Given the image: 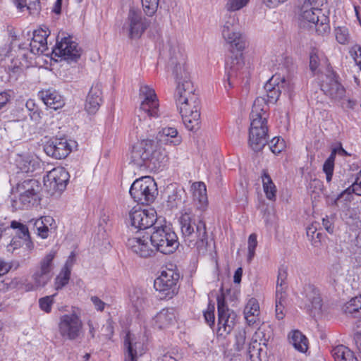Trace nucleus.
<instances>
[{
    "instance_id": "f257e3e1",
    "label": "nucleus",
    "mask_w": 361,
    "mask_h": 361,
    "mask_svg": "<svg viewBox=\"0 0 361 361\" xmlns=\"http://www.w3.org/2000/svg\"><path fill=\"white\" fill-rule=\"evenodd\" d=\"M140 106L136 111L133 125L141 136L149 133L157 124L155 119L161 116L159 100L154 90L147 85H141L139 90Z\"/></svg>"
},
{
    "instance_id": "f03ea898",
    "label": "nucleus",
    "mask_w": 361,
    "mask_h": 361,
    "mask_svg": "<svg viewBox=\"0 0 361 361\" xmlns=\"http://www.w3.org/2000/svg\"><path fill=\"white\" fill-rule=\"evenodd\" d=\"M130 162L139 169L159 170L168 161V156L164 148L152 140H142L133 146Z\"/></svg>"
},
{
    "instance_id": "7ed1b4c3",
    "label": "nucleus",
    "mask_w": 361,
    "mask_h": 361,
    "mask_svg": "<svg viewBox=\"0 0 361 361\" xmlns=\"http://www.w3.org/2000/svg\"><path fill=\"white\" fill-rule=\"evenodd\" d=\"M268 106L263 98H257L250 113V128L248 143L255 151L262 150L268 142L267 113Z\"/></svg>"
},
{
    "instance_id": "20e7f679",
    "label": "nucleus",
    "mask_w": 361,
    "mask_h": 361,
    "mask_svg": "<svg viewBox=\"0 0 361 361\" xmlns=\"http://www.w3.org/2000/svg\"><path fill=\"white\" fill-rule=\"evenodd\" d=\"M180 230L185 242L189 247L197 250L205 249L207 245V233L205 223L200 216L190 209H185L180 217Z\"/></svg>"
},
{
    "instance_id": "39448f33",
    "label": "nucleus",
    "mask_w": 361,
    "mask_h": 361,
    "mask_svg": "<svg viewBox=\"0 0 361 361\" xmlns=\"http://www.w3.org/2000/svg\"><path fill=\"white\" fill-rule=\"evenodd\" d=\"M149 240L154 250L165 255L174 252L179 246L177 235L166 225L155 226Z\"/></svg>"
},
{
    "instance_id": "423d86ee",
    "label": "nucleus",
    "mask_w": 361,
    "mask_h": 361,
    "mask_svg": "<svg viewBox=\"0 0 361 361\" xmlns=\"http://www.w3.org/2000/svg\"><path fill=\"white\" fill-rule=\"evenodd\" d=\"M19 197L13 200L15 209H29L39 200L41 185L36 179H26L17 185Z\"/></svg>"
},
{
    "instance_id": "0eeeda50",
    "label": "nucleus",
    "mask_w": 361,
    "mask_h": 361,
    "mask_svg": "<svg viewBox=\"0 0 361 361\" xmlns=\"http://www.w3.org/2000/svg\"><path fill=\"white\" fill-rule=\"evenodd\" d=\"M178 82L176 88V102H191L193 107L197 108L198 94L195 93V89L190 80L189 73L183 65L177 64L174 69Z\"/></svg>"
},
{
    "instance_id": "6e6552de",
    "label": "nucleus",
    "mask_w": 361,
    "mask_h": 361,
    "mask_svg": "<svg viewBox=\"0 0 361 361\" xmlns=\"http://www.w3.org/2000/svg\"><path fill=\"white\" fill-rule=\"evenodd\" d=\"M135 202L141 204H149L157 194V184L150 176H143L135 180L129 191Z\"/></svg>"
},
{
    "instance_id": "1a4fd4ad",
    "label": "nucleus",
    "mask_w": 361,
    "mask_h": 361,
    "mask_svg": "<svg viewBox=\"0 0 361 361\" xmlns=\"http://www.w3.org/2000/svg\"><path fill=\"white\" fill-rule=\"evenodd\" d=\"M179 273L173 269H166L161 272V275L154 280V287L159 293L160 299H170L178 293V281Z\"/></svg>"
},
{
    "instance_id": "9d476101",
    "label": "nucleus",
    "mask_w": 361,
    "mask_h": 361,
    "mask_svg": "<svg viewBox=\"0 0 361 361\" xmlns=\"http://www.w3.org/2000/svg\"><path fill=\"white\" fill-rule=\"evenodd\" d=\"M83 324L80 317L73 312L59 317L58 331L63 339L74 341L78 339L82 332Z\"/></svg>"
},
{
    "instance_id": "9b49d317",
    "label": "nucleus",
    "mask_w": 361,
    "mask_h": 361,
    "mask_svg": "<svg viewBox=\"0 0 361 361\" xmlns=\"http://www.w3.org/2000/svg\"><path fill=\"white\" fill-rule=\"evenodd\" d=\"M279 79V77L273 76L264 87L269 103H276L282 92L287 94L290 99L294 96L295 83L293 79L283 77L280 82H277Z\"/></svg>"
},
{
    "instance_id": "f8f14e48",
    "label": "nucleus",
    "mask_w": 361,
    "mask_h": 361,
    "mask_svg": "<svg viewBox=\"0 0 361 361\" xmlns=\"http://www.w3.org/2000/svg\"><path fill=\"white\" fill-rule=\"evenodd\" d=\"M218 329L219 336H225L230 334L235 325L237 314L229 309L226 304L224 295L217 296Z\"/></svg>"
},
{
    "instance_id": "ddd939ff",
    "label": "nucleus",
    "mask_w": 361,
    "mask_h": 361,
    "mask_svg": "<svg viewBox=\"0 0 361 361\" xmlns=\"http://www.w3.org/2000/svg\"><path fill=\"white\" fill-rule=\"evenodd\" d=\"M148 27L146 18H143L141 12L134 8L129 10L128 16L123 25L122 30L131 39H139Z\"/></svg>"
},
{
    "instance_id": "4468645a",
    "label": "nucleus",
    "mask_w": 361,
    "mask_h": 361,
    "mask_svg": "<svg viewBox=\"0 0 361 361\" xmlns=\"http://www.w3.org/2000/svg\"><path fill=\"white\" fill-rule=\"evenodd\" d=\"M158 219L154 209H141L133 208L129 212V221L132 228L137 230H146L158 226Z\"/></svg>"
},
{
    "instance_id": "2eb2a0df",
    "label": "nucleus",
    "mask_w": 361,
    "mask_h": 361,
    "mask_svg": "<svg viewBox=\"0 0 361 361\" xmlns=\"http://www.w3.org/2000/svg\"><path fill=\"white\" fill-rule=\"evenodd\" d=\"M55 56L61 57V59L68 63L77 62L81 56V49L78 44L71 40V37H64L57 42L52 51Z\"/></svg>"
},
{
    "instance_id": "dca6fc26",
    "label": "nucleus",
    "mask_w": 361,
    "mask_h": 361,
    "mask_svg": "<svg viewBox=\"0 0 361 361\" xmlns=\"http://www.w3.org/2000/svg\"><path fill=\"white\" fill-rule=\"evenodd\" d=\"M183 122L190 131H196L200 127V101L197 99V108L191 102H176Z\"/></svg>"
},
{
    "instance_id": "f3484780",
    "label": "nucleus",
    "mask_w": 361,
    "mask_h": 361,
    "mask_svg": "<svg viewBox=\"0 0 361 361\" xmlns=\"http://www.w3.org/2000/svg\"><path fill=\"white\" fill-rule=\"evenodd\" d=\"M55 256L56 252L51 250L41 260L39 269L32 276L35 288L44 286L51 280L54 268L53 260Z\"/></svg>"
},
{
    "instance_id": "a211bd4d",
    "label": "nucleus",
    "mask_w": 361,
    "mask_h": 361,
    "mask_svg": "<svg viewBox=\"0 0 361 361\" xmlns=\"http://www.w3.org/2000/svg\"><path fill=\"white\" fill-rule=\"evenodd\" d=\"M302 18L315 25L316 32L324 35L330 32L329 19L319 8H301Z\"/></svg>"
},
{
    "instance_id": "6ab92c4d",
    "label": "nucleus",
    "mask_w": 361,
    "mask_h": 361,
    "mask_svg": "<svg viewBox=\"0 0 361 361\" xmlns=\"http://www.w3.org/2000/svg\"><path fill=\"white\" fill-rule=\"evenodd\" d=\"M125 361H137L145 353L146 348L140 338L128 332L124 340Z\"/></svg>"
},
{
    "instance_id": "aec40b11",
    "label": "nucleus",
    "mask_w": 361,
    "mask_h": 361,
    "mask_svg": "<svg viewBox=\"0 0 361 361\" xmlns=\"http://www.w3.org/2000/svg\"><path fill=\"white\" fill-rule=\"evenodd\" d=\"M44 150L48 156L61 159L70 154L71 146L66 138L54 137L45 144Z\"/></svg>"
},
{
    "instance_id": "412c9836",
    "label": "nucleus",
    "mask_w": 361,
    "mask_h": 361,
    "mask_svg": "<svg viewBox=\"0 0 361 361\" xmlns=\"http://www.w3.org/2000/svg\"><path fill=\"white\" fill-rule=\"evenodd\" d=\"M69 174L63 168H54L44 178V185L56 191L65 190Z\"/></svg>"
},
{
    "instance_id": "4be33fe9",
    "label": "nucleus",
    "mask_w": 361,
    "mask_h": 361,
    "mask_svg": "<svg viewBox=\"0 0 361 361\" xmlns=\"http://www.w3.org/2000/svg\"><path fill=\"white\" fill-rule=\"evenodd\" d=\"M148 236L140 235L128 239L126 245L133 253L143 258L152 257L154 254V247L149 245Z\"/></svg>"
},
{
    "instance_id": "5701e85b",
    "label": "nucleus",
    "mask_w": 361,
    "mask_h": 361,
    "mask_svg": "<svg viewBox=\"0 0 361 361\" xmlns=\"http://www.w3.org/2000/svg\"><path fill=\"white\" fill-rule=\"evenodd\" d=\"M49 35L50 31L46 26L35 30L30 44V51L34 54H44L48 49L47 37Z\"/></svg>"
},
{
    "instance_id": "b1692460",
    "label": "nucleus",
    "mask_w": 361,
    "mask_h": 361,
    "mask_svg": "<svg viewBox=\"0 0 361 361\" xmlns=\"http://www.w3.org/2000/svg\"><path fill=\"white\" fill-rule=\"evenodd\" d=\"M304 293L307 299L306 307L313 315L321 313L322 300L319 290L312 285H307L304 288Z\"/></svg>"
},
{
    "instance_id": "393cba45",
    "label": "nucleus",
    "mask_w": 361,
    "mask_h": 361,
    "mask_svg": "<svg viewBox=\"0 0 361 361\" xmlns=\"http://www.w3.org/2000/svg\"><path fill=\"white\" fill-rule=\"evenodd\" d=\"M322 90L325 94L335 100L342 99L345 94V90L343 86L334 78H327L326 80L322 85Z\"/></svg>"
},
{
    "instance_id": "a878e982",
    "label": "nucleus",
    "mask_w": 361,
    "mask_h": 361,
    "mask_svg": "<svg viewBox=\"0 0 361 361\" xmlns=\"http://www.w3.org/2000/svg\"><path fill=\"white\" fill-rule=\"evenodd\" d=\"M102 88L99 84L92 86L87 96L85 109L90 114H95L102 103Z\"/></svg>"
},
{
    "instance_id": "bb28decb",
    "label": "nucleus",
    "mask_w": 361,
    "mask_h": 361,
    "mask_svg": "<svg viewBox=\"0 0 361 361\" xmlns=\"http://www.w3.org/2000/svg\"><path fill=\"white\" fill-rule=\"evenodd\" d=\"M37 231V235L43 239L48 238L49 233L55 231L56 226L54 219L50 216H42L36 220H31L30 223Z\"/></svg>"
},
{
    "instance_id": "cd10ccee",
    "label": "nucleus",
    "mask_w": 361,
    "mask_h": 361,
    "mask_svg": "<svg viewBox=\"0 0 361 361\" xmlns=\"http://www.w3.org/2000/svg\"><path fill=\"white\" fill-rule=\"evenodd\" d=\"M39 96L47 106L54 110L63 107L65 104L62 96L53 89L42 90Z\"/></svg>"
},
{
    "instance_id": "c85d7f7f",
    "label": "nucleus",
    "mask_w": 361,
    "mask_h": 361,
    "mask_svg": "<svg viewBox=\"0 0 361 361\" xmlns=\"http://www.w3.org/2000/svg\"><path fill=\"white\" fill-rule=\"evenodd\" d=\"M353 193L361 196V170L357 175L355 180L352 182L351 185L343 190L336 199H334L332 204L339 207V203L341 202L342 199L345 201L350 202L351 200Z\"/></svg>"
},
{
    "instance_id": "c756f323",
    "label": "nucleus",
    "mask_w": 361,
    "mask_h": 361,
    "mask_svg": "<svg viewBox=\"0 0 361 361\" xmlns=\"http://www.w3.org/2000/svg\"><path fill=\"white\" fill-rule=\"evenodd\" d=\"M244 62L242 54H233L229 56L226 61V71L227 74V80L231 85V80L237 78L238 72L243 68Z\"/></svg>"
},
{
    "instance_id": "7c9ffc66",
    "label": "nucleus",
    "mask_w": 361,
    "mask_h": 361,
    "mask_svg": "<svg viewBox=\"0 0 361 361\" xmlns=\"http://www.w3.org/2000/svg\"><path fill=\"white\" fill-rule=\"evenodd\" d=\"M176 320L173 308H164L154 317V325L160 329H166L172 325Z\"/></svg>"
},
{
    "instance_id": "2f4dec72",
    "label": "nucleus",
    "mask_w": 361,
    "mask_h": 361,
    "mask_svg": "<svg viewBox=\"0 0 361 361\" xmlns=\"http://www.w3.org/2000/svg\"><path fill=\"white\" fill-rule=\"evenodd\" d=\"M15 164L23 173L32 172L39 164L36 159L27 154H17Z\"/></svg>"
},
{
    "instance_id": "473e14b6",
    "label": "nucleus",
    "mask_w": 361,
    "mask_h": 361,
    "mask_svg": "<svg viewBox=\"0 0 361 361\" xmlns=\"http://www.w3.org/2000/svg\"><path fill=\"white\" fill-rule=\"evenodd\" d=\"M157 137L159 142L173 146L180 145L182 141L181 137L178 135L177 130L171 127L163 128L162 130L159 133Z\"/></svg>"
},
{
    "instance_id": "72a5a7b5",
    "label": "nucleus",
    "mask_w": 361,
    "mask_h": 361,
    "mask_svg": "<svg viewBox=\"0 0 361 361\" xmlns=\"http://www.w3.org/2000/svg\"><path fill=\"white\" fill-rule=\"evenodd\" d=\"M259 305L255 298H250L244 309L245 319L249 325H252L259 319Z\"/></svg>"
},
{
    "instance_id": "f704fd0d",
    "label": "nucleus",
    "mask_w": 361,
    "mask_h": 361,
    "mask_svg": "<svg viewBox=\"0 0 361 361\" xmlns=\"http://www.w3.org/2000/svg\"><path fill=\"white\" fill-rule=\"evenodd\" d=\"M231 47L235 49L238 51H243L247 47V40L245 36L243 35L238 29L231 30L228 37H223Z\"/></svg>"
},
{
    "instance_id": "c9c22d12",
    "label": "nucleus",
    "mask_w": 361,
    "mask_h": 361,
    "mask_svg": "<svg viewBox=\"0 0 361 361\" xmlns=\"http://www.w3.org/2000/svg\"><path fill=\"white\" fill-rule=\"evenodd\" d=\"M346 271L339 263L334 264L329 269L328 280L332 285L336 286L345 280Z\"/></svg>"
},
{
    "instance_id": "e433bc0d",
    "label": "nucleus",
    "mask_w": 361,
    "mask_h": 361,
    "mask_svg": "<svg viewBox=\"0 0 361 361\" xmlns=\"http://www.w3.org/2000/svg\"><path fill=\"white\" fill-rule=\"evenodd\" d=\"M194 192L193 197L195 201H198L197 208L204 210L207 204V197L206 194V185L202 182H197L192 185Z\"/></svg>"
},
{
    "instance_id": "4c0bfd02",
    "label": "nucleus",
    "mask_w": 361,
    "mask_h": 361,
    "mask_svg": "<svg viewBox=\"0 0 361 361\" xmlns=\"http://www.w3.org/2000/svg\"><path fill=\"white\" fill-rule=\"evenodd\" d=\"M335 361H358L353 353L343 345H337L331 350Z\"/></svg>"
},
{
    "instance_id": "58836bf2",
    "label": "nucleus",
    "mask_w": 361,
    "mask_h": 361,
    "mask_svg": "<svg viewBox=\"0 0 361 361\" xmlns=\"http://www.w3.org/2000/svg\"><path fill=\"white\" fill-rule=\"evenodd\" d=\"M288 338L293 347L301 353H305L308 348L307 338L298 330L292 331Z\"/></svg>"
},
{
    "instance_id": "ea45409f",
    "label": "nucleus",
    "mask_w": 361,
    "mask_h": 361,
    "mask_svg": "<svg viewBox=\"0 0 361 361\" xmlns=\"http://www.w3.org/2000/svg\"><path fill=\"white\" fill-rule=\"evenodd\" d=\"M342 310L345 314L361 317V296L350 299L343 305Z\"/></svg>"
},
{
    "instance_id": "a19ab883",
    "label": "nucleus",
    "mask_w": 361,
    "mask_h": 361,
    "mask_svg": "<svg viewBox=\"0 0 361 361\" xmlns=\"http://www.w3.org/2000/svg\"><path fill=\"white\" fill-rule=\"evenodd\" d=\"M247 354L252 361H264L267 359V352L256 340L249 344Z\"/></svg>"
},
{
    "instance_id": "79ce46f5",
    "label": "nucleus",
    "mask_w": 361,
    "mask_h": 361,
    "mask_svg": "<svg viewBox=\"0 0 361 361\" xmlns=\"http://www.w3.org/2000/svg\"><path fill=\"white\" fill-rule=\"evenodd\" d=\"M262 180L263 189L267 198L270 200H274L276 196V188L270 176L266 171H263Z\"/></svg>"
},
{
    "instance_id": "37998d69",
    "label": "nucleus",
    "mask_w": 361,
    "mask_h": 361,
    "mask_svg": "<svg viewBox=\"0 0 361 361\" xmlns=\"http://www.w3.org/2000/svg\"><path fill=\"white\" fill-rule=\"evenodd\" d=\"M238 28V19L234 14H229L227 17L226 20L225 21L223 27H222V36L228 37L231 32V30H234Z\"/></svg>"
},
{
    "instance_id": "c03bdc74",
    "label": "nucleus",
    "mask_w": 361,
    "mask_h": 361,
    "mask_svg": "<svg viewBox=\"0 0 361 361\" xmlns=\"http://www.w3.org/2000/svg\"><path fill=\"white\" fill-rule=\"evenodd\" d=\"M68 265V262L66 263L64 268L62 269L59 275L56 278L55 288L56 290L61 289L69 281L71 270Z\"/></svg>"
},
{
    "instance_id": "a18cd8bd",
    "label": "nucleus",
    "mask_w": 361,
    "mask_h": 361,
    "mask_svg": "<svg viewBox=\"0 0 361 361\" xmlns=\"http://www.w3.org/2000/svg\"><path fill=\"white\" fill-rule=\"evenodd\" d=\"M335 36L337 42L341 44L349 42L350 35L348 29L345 27H338L335 29Z\"/></svg>"
},
{
    "instance_id": "49530a36",
    "label": "nucleus",
    "mask_w": 361,
    "mask_h": 361,
    "mask_svg": "<svg viewBox=\"0 0 361 361\" xmlns=\"http://www.w3.org/2000/svg\"><path fill=\"white\" fill-rule=\"evenodd\" d=\"M159 0H142L143 10L146 15L153 16L157 11Z\"/></svg>"
},
{
    "instance_id": "de8ad7c7",
    "label": "nucleus",
    "mask_w": 361,
    "mask_h": 361,
    "mask_svg": "<svg viewBox=\"0 0 361 361\" xmlns=\"http://www.w3.org/2000/svg\"><path fill=\"white\" fill-rule=\"evenodd\" d=\"M250 0H228L225 8L228 11L234 12L245 7Z\"/></svg>"
},
{
    "instance_id": "09e8293b",
    "label": "nucleus",
    "mask_w": 361,
    "mask_h": 361,
    "mask_svg": "<svg viewBox=\"0 0 361 361\" xmlns=\"http://www.w3.org/2000/svg\"><path fill=\"white\" fill-rule=\"evenodd\" d=\"M246 341V333L244 329L239 330L235 336L234 347L237 351H240L244 348Z\"/></svg>"
},
{
    "instance_id": "8fccbe9b",
    "label": "nucleus",
    "mask_w": 361,
    "mask_h": 361,
    "mask_svg": "<svg viewBox=\"0 0 361 361\" xmlns=\"http://www.w3.org/2000/svg\"><path fill=\"white\" fill-rule=\"evenodd\" d=\"M11 228L13 229H18V234L21 238H30V233L28 231V228L16 221H13L11 223Z\"/></svg>"
},
{
    "instance_id": "3c124183",
    "label": "nucleus",
    "mask_w": 361,
    "mask_h": 361,
    "mask_svg": "<svg viewBox=\"0 0 361 361\" xmlns=\"http://www.w3.org/2000/svg\"><path fill=\"white\" fill-rule=\"evenodd\" d=\"M23 8L26 7L31 14L38 13L41 10L39 0H23Z\"/></svg>"
},
{
    "instance_id": "603ef678",
    "label": "nucleus",
    "mask_w": 361,
    "mask_h": 361,
    "mask_svg": "<svg viewBox=\"0 0 361 361\" xmlns=\"http://www.w3.org/2000/svg\"><path fill=\"white\" fill-rule=\"evenodd\" d=\"M336 219V216L335 214H332L329 216H326L322 219V225L324 229L329 233H333L334 231V224Z\"/></svg>"
},
{
    "instance_id": "864d4df0",
    "label": "nucleus",
    "mask_w": 361,
    "mask_h": 361,
    "mask_svg": "<svg viewBox=\"0 0 361 361\" xmlns=\"http://www.w3.org/2000/svg\"><path fill=\"white\" fill-rule=\"evenodd\" d=\"M257 245V235L252 233L248 238V256L247 260L250 262L255 256V252Z\"/></svg>"
},
{
    "instance_id": "5fc2aeb1",
    "label": "nucleus",
    "mask_w": 361,
    "mask_h": 361,
    "mask_svg": "<svg viewBox=\"0 0 361 361\" xmlns=\"http://www.w3.org/2000/svg\"><path fill=\"white\" fill-rule=\"evenodd\" d=\"M54 296L55 295H52L40 298L39 300V305L41 310L47 313L50 312L51 310V305L54 302Z\"/></svg>"
},
{
    "instance_id": "6e6d98bb",
    "label": "nucleus",
    "mask_w": 361,
    "mask_h": 361,
    "mask_svg": "<svg viewBox=\"0 0 361 361\" xmlns=\"http://www.w3.org/2000/svg\"><path fill=\"white\" fill-rule=\"evenodd\" d=\"M284 148V141L279 137H274L269 142V149L275 154L280 153Z\"/></svg>"
},
{
    "instance_id": "4d7b16f0",
    "label": "nucleus",
    "mask_w": 361,
    "mask_h": 361,
    "mask_svg": "<svg viewBox=\"0 0 361 361\" xmlns=\"http://www.w3.org/2000/svg\"><path fill=\"white\" fill-rule=\"evenodd\" d=\"M130 300L133 303L134 306L137 309H142L143 304L145 303V298L142 296L141 292H138L137 290H135L134 295L130 296Z\"/></svg>"
},
{
    "instance_id": "13d9d810",
    "label": "nucleus",
    "mask_w": 361,
    "mask_h": 361,
    "mask_svg": "<svg viewBox=\"0 0 361 361\" xmlns=\"http://www.w3.org/2000/svg\"><path fill=\"white\" fill-rule=\"evenodd\" d=\"M325 0H305L302 6L305 8H319L322 6Z\"/></svg>"
},
{
    "instance_id": "bf43d9fd",
    "label": "nucleus",
    "mask_w": 361,
    "mask_h": 361,
    "mask_svg": "<svg viewBox=\"0 0 361 361\" xmlns=\"http://www.w3.org/2000/svg\"><path fill=\"white\" fill-rule=\"evenodd\" d=\"M350 54L358 66V61L361 60V47L359 45L353 46L350 50Z\"/></svg>"
},
{
    "instance_id": "052dcab7",
    "label": "nucleus",
    "mask_w": 361,
    "mask_h": 361,
    "mask_svg": "<svg viewBox=\"0 0 361 361\" xmlns=\"http://www.w3.org/2000/svg\"><path fill=\"white\" fill-rule=\"evenodd\" d=\"M287 286H279L276 284V301L279 302L280 301H285L286 298V289Z\"/></svg>"
},
{
    "instance_id": "680f3d73",
    "label": "nucleus",
    "mask_w": 361,
    "mask_h": 361,
    "mask_svg": "<svg viewBox=\"0 0 361 361\" xmlns=\"http://www.w3.org/2000/svg\"><path fill=\"white\" fill-rule=\"evenodd\" d=\"M287 271L284 269H279L278 272L276 284L279 286H286Z\"/></svg>"
},
{
    "instance_id": "e2e57ef3",
    "label": "nucleus",
    "mask_w": 361,
    "mask_h": 361,
    "mask_svg": "<svg viewBox=\"0 0 361 361\" xmlns=\"http://www.w3.org/2000/svg\"><path fill=\"white\" fill-rule=\"evenodd\" d=\"M283 302L284 301H280L278 302V301H276V317L279 320L283 319L285 317V314L283 313Z\"/></svg>"
},
{
    "instance_id": "0e129e2a",
    "label": "nucleus",
    "mask_w": 361,
    "mask_h": 361,
    "mask_svg": "<svg viewBox=\"0 0 361 361\" xmlns=\"http://www.w3.org/2000/svg\"><path fill=\"white\" fill-rule=\"evenodd\" d=\"M90 300L92 302V303L94 305V307L97 310L101 311V312L104 310V309L106 306V303L104 302H103L102 300H100L97 296H92Z\"/></svg>"
},
{
    "instance_id": "69168bd1",
    "label": "nucleus",
    "mask_w": 361,
    "mask_h": 361,
    "mask_svg": "<svg viewBox=\"0 0 361 361\" xmlns=\"http://www.w3.org/2000/svg\"><path fill=\"white\" fill-rule=\"evenodd\" d=\"M319 65V57L315 54H312L310 57V68L312 71H315Z\"/></svg>"
},
{
    "instance_id": "338daca9",
    "label": "nucleus",
    "mask_w": 361,
    "mask_h": 361,
    "mask_svg": "<svg viewBox=\"0 0 361 361\" xmlns=\"http://www.w3.org/2000/svg\"><path fill=\"white\" fill-rule=\"evenodd\" d=\"M11 269V265L9 263L1 259L0 260V276L7 274Z\"/></svg>"
},
{
    "instance_id": "774afa93",
    "label": "nucleus",
    "mask_w": 361,
    "mask_h": 361,
    "mask_svg": "<svg viewBox=\"0 0 361 361\" xmlns=\"http://www.w3.org/2000/svg\"><path fill=\"white\" fill-rule=\"evenodd\" d=\"M10 97L11 96L7 92L0 93V109L8 102Z\"/></svg>"
}]
</instances>
